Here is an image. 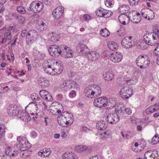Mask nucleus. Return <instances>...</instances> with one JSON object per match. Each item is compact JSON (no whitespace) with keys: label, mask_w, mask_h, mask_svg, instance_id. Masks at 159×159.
<instances>
[{"label":"nucleus","mask_w":159,"mask_h":159,"mask_svg":"<svg viewBox=\"0 0 159 159\" xmlns=\"http://www.w3.org/2000/svg\"><path fill=\"white\" fill-rule=\"evenodd\" d=\"M48 51L52 56L56 57L58 54L65 58H70L73 56V54L69 47L64 45H52L49 48Z\"/></svg>","instance_id":"obj_1"},{"label":"nucleus","mask_w":159,"mask_h":159,"mask_svg":"<svg viewBox=\"0 0 159 159\" xmlns=\"http://www.w3.org/2000/svg\"><path fill=\"white\" fill-rule=\"evenodd\" d=\"M58 123L63 127L70 126L74 120L73 116L68 111L62 112L57 118Z\"/></svg>","instance_id":"obj_2"},{"label":"nucleus","mask_w":159,"mask_h":159,"mask_svg":"<svg viewBox=\"0 0 159 159\" xmlns=\"http://www.w3.org/2000/svg\"><path fill=\"white\" fill-rule=\"evenodd\" d=\"M137 66L141 69L147 68L150 64L149 57L146 55H140L136 59Z\"/></svg>","instance_id":"obj_3"},{"label":"nucleus","mask_w":159,"mask_h":159,"mask_svg":"<svg viewBox=\"0 0 159 159\" xmlns=\"http://www.w3.org/2000/svg\"><path fill=\"white\" fill-rule=\"evenodd\" d=\"M154 35V34L152 33L145 34L143 36V39L146 43L151 46L157 45L159 39L156 38Z\"/></svg>","instance_id":"obj_4"},{"label":"nucleus","mask_w":159,"mask_h":159,"mask_svg":"<svg viewBox=\"0 0 159 159\" xmlns=\"http://www.w3.org/2000/svg\"><path fill=\"white\" fill-rule=\"evenodd\" d=\"M113 101L111 99L108 101L107 98L105 97H100L95 99L93 101V104L98 107H105L111 104V101Z\"/></svg>","instance_id":"obj_5"},{"label":"nucleus","mask_w":159,"mask_h":159,"mask_svg":"<svg viewBox=\"0 0 159 159\" xmlns=\"http://www.w3.org/2000/svg\"><path fill=\"white\" fill-rule=\"evenodd\" d=\"M18 143V146L19 149L22 151H25L30 148L31 144L28 141L27 139L24 137H18L17 138Z\"/></svg>","instance_id":"obj_6"},{"label":"nucleus","mask_w":159,"mask_h":159,"mask_svg":"<svg viewBox=\"0 0 159 159\" xmlns=\"http://www.w3.org/2000/svg\"><path fill=\"white\" fill-rule=\"evenodd\" d=\"M31 98L33 101H35V102H31L27 106V107H29L30 105L33 104L34 105H39L41 106L42 107H44L45 109L47 108V106L46 103L43 102L42 99L39 97V95L36 93H33L30 96Z\"/></svg>","instance_id":"obj_7"},{"label":"nucleus","mask_w":159,"mask_h":159,"mask_svg":"<svg viewBox=\"0 0 159 159\" xmlns=\"http://www.w3.org/2000/svg\"><path fill=\"white\" fill-rule=\"evenodd\" d=\"M38 33L34 30H30L28 31V37L26 39L27 44L29 45H30L34 40H36L37 38Z\"/></svg>","instance_id":"obj_8"},{"label":"nucleus","mask_w":159,"mask_h":159,"mask_svg":"<svg viewBox=\"0 0 159 159\" xmlns=\"http://www.w3.org/2000/svg\"><path fill=\"white\" fill-rule=\"evenodd\" d=\"M43 5L42 3L37 2L36 1H33L30 4L28 10L32 11L34 13L40 12L43 8Z\"/></svg>","instance_id":"obj_9"},{"label":"nucleus","mask_w":159,"mask_h":159,"mask_svg":"<svg viewBox=\"0 0 159 159\" xmlns=\"http://www.w3.org/2000/svg\"><path fill=\"white\" fill-rule=\"evenodd\" d=\"M132 94V90L127 86L122 88L120 90V96L122 99H128Z\"/></svg>","instance_id":"obj_10"},{"label":"nucleus","mask_w":159,"mask_h":159,"mask_svg":"<svg viewBox=\"0 0 159 159\" xmlns=\"http://www.w3.org/2000/svg\"><path fill=\"white\" fill-rule=\"evenodd\" d=\"M52 62L53 63L52 66L53 67V75L60 74L62 72L63 69L61 63L55 60H52Z\"/></svg>","instance_id":"obj_11"},{"label":"nucleus","mask_w":159,"mask_h":159,"mask_svg":"<svg viewBox=\"0 0 159 159\" xmlns=\"http://www.w3.org/2000/svg\"><path fill=\"white\" fill-rule=\"evenodd\" d=\"M132 37H126L123 39L121 41L123 47L125 48H130L134 45V42L132 40Z\"/></svg>","instance_id":"obj_12"},{"label":"nucleus","mask_w":159,"mask_h":159,"mask_svg":"<svg viewBox=\"0 0 159 159\" xmlns=\"http://www.w3.org/2000/svg\"><path fill=\"white\" fill-rule=\"evenodd\" d=\"M64 11V8L62 7H58L53 11L52 15L55 19L60 18L62 15Z\"/></svg>","instance_id":"obj_13"},{"label":"nucleus","mask_w":159,"mask_h":159,"mask_svg":"<svg viewBox=\"0 0 159 159\" xmlns=\"http://www.w3.org/2000/svg\"><path fill=\"white\" fill-rule=\"evenodd\" d=\"M119 117L115 114H109L107 116L106 120L107 122L111 124H116L119 120Z\"/></svg>","instance_id":"obj_14"},{"label":"nucleus","mask_w":159,"mask_h":159,"mask_svg":"<svg viewBox=\"0 0 159 159\" xmlns=\"http://www.w3.org/2000/svg\"><path fill=\"white\" fill-rule=\"evenodd\" d=\"M129 20L136 24L139 23L141 20V16L136 15L135 11H131L129 12Z\"/></svg>","instance_id":"obj_15"},{"label":"nucleus","mask_w":159,"mask_h":159,"mask_svg":"<svg viewBox=\"0 0 159 159\" xmlns=\"http://www.w3.org/2000/svg\"><path fill=\"white\" fill-rule=\"evenodd\" d=\"M158 156L157 151L152 152L151 150L148 151L144 155V157L145 159H154Z\"/></svg>","instance_id":"obj_16"},{"label":"nucleus","mask_w":159,"mask_h":159,"mask_svg":"<svg viewBox=\"0 0 159 159\" xmlns=\"http://www.w3.org/2000/svg\"><path fill=\"white\" fill-rule=\"evenodd\" d=\"M36 115L35 117L33 116L32 117V119L34 121L35 120V119H37L38 118H41L42 120L44 121L46 125H47V120L48 119V117L45 116L44 113L43 112L41 111L38 113H36Z\"/></svg>","instance_id":"obj_17"},{"label":"nucleus","mask_w":159,"mask_h":159,"mask_svg":"<svg viewBox=\"0 0 159 159\" xmlns=\"http://www.w3.org/2000/svg\"><path fill=\"white\" fill-rule=\"evenodd\" d=\"M93 96L94 97H96L100 96L102 92L101 89L99 85L93 84Z\"/></svg>","instance_id":"obj_18"},{"label":"nucleus","mask_w":159,"mask_h":159,"mask_svg":"<svg viewBox=\"0 0 159 159\" xmlns=\"http://www.w3.org/2000/svg\"><path fill=\"white\" fill-rule=\"evenodd\" d=\"M17 106L13 104L10 105L8 107L7 112L10 116H15L17 112Z\"/></svg>","instance_id":"obj_19"},{"label":"nucleus","mask_w":159,"mask_h":159,"mask_svg":"<svg viewBox=\"0 0 159 159\" xmlns=\"http://www.w3.org/2000/svg\"><path fill=\"white\" fill-rule=\"evenodd\" d=\"M93 84L88 86L86 87L84 89V92L85 95L88 98H92L93 97Z\"/></svg>","instance_id":"obj_20"},{"label":"nucleus","mask_w":159,"mask_h":159,"mask_svg":"<svg viewBox=\"0 0 159 159\" xmlns=\"http://www.w3.org/2000/svg\"><path fill=\"white\" fill-rule=\"evenodd\" d=\"M37 28L40 31H43L46 30L47 25L45 20L38 21L37 24Z\"/></svg>","instance_id":"obj_21"},{"label":"nucleus","mask_w":159,"mask_h":159,"mask_svg":"<svg viewBox=\"0 0 159 159\" xmlns=\"http://www.w3.org/2000/svg\"><path fill=\"white\" fill-rule=\"evenodd\" d=\"M53 63L52 61H50V64H48L44 68V71L48 74L53 75Z\"/></svg>","instance_id":"obj_22"},{"label":"nucleus","mask_w":159,"mask_h":159,"mask_svg":"<svg viewBox=\"0 0 159 159\" xmlns=\"http://www.w3.org/2000/svg\"><path fill=\"white\" fill-rule=\"evenodd\" d=\"M21 120L25 122H28L31 120V117L27 112L21 113L19 117Z\"/></svg>","instance_id":"obj_23"},{"label":"nucleus","mask_w":159,"mask_h":159,"mask_svg":"<svg viewBox=\"0 0 159 159\" xmlns=\"http://www.w3.org/2000/svg\"><path fill=\"white\" fill-rule=\"evenodd\" d=\"M75 151L78 152H82L84 151H87L88 152H90L91 151L90 148L86 146H77L75 147Z\"/></svg>","instance_id":"obj_24"},{"label":"nucleus","mask_w":159,"mask_h":159,"mask_svg":"<svg viewBox=\"0 0 159 159\" xmlns=\"http://www.w3.org/2000/svg\"><path fill=\"white\" fill-rule=\"evenodd\" d=\"M78 47V50L83 54H86L89 52V48L85 44L80 43L79 44Z\"/></svg>","instance_id":"obj_25"},{"label":"nucleus","mask_w":159,"mask_h":159,"mask_svg":"<svg viewBox=\"0 0 159 159\" xmlns=\"http://www.w3.org/2000/svg\"><path fill=\"white\" fill-rule=\"evenodd\" d=\"M38 81L42 88H46L49 85V83L48 80L45 78L40 77L39 78Z\"/></svg>","instance_id":"obj_26"},{"label":"nucleus","mask_w":159,"mask_h":159,"mask_svg":"<svg viewBox=\"0 0 159 159\" xmlns=\"http://www.w3.org/2000/svg\"><path fill=\"white\" fill-rule=\"evenodd\" d=\"M96 127L98 130H104L107 127V125L105 121L100 120L97 123Z\"/></svg>","instance_id":"obj_27"},{"label":"nucleus","mask_w":159,"mask_h":159,"mask_svg":"<svg viewBox=\"0 0 159 159\" xmlns=\"http://www.w3.org/2000/svg\"><path fill=\"white\" fill-rule=\"evenodd\" d=\"M111 60L114 62H118L119 61V52H114L112 54L110 57Z\"/></svg>","instance_id":"obj_28"},{"label":"nucleus","mask_w":159,"mask_h":159,"mask_svg":"<svg viewBox=\"0 0 159 159\" xmlns=\"http://www.w3.org/2000/svg\"><path fill=\"white\" fill-rule=\"evenodd\" d=\"M103 77L106 80L111 81L114 78V74L111 71H107L106 72L105 74H103Z\"/></svg>","instance_id":"obj_29"},{"label":"nucleus","mask_w":159,"mask_h":159,"mask_svg":"<svg viewBox=\"0 0 159 159\" xmlns=\"http://www.w3.org/2000/svg\"><path fill=\"white\" fill-rule=\"evenodd\" d=\"M50 107H54L56 110H59L61 111L63 110V106L61 104L57 102H52L51 104Z\"/></svg>","instance_id":"obj_30"},{"label":"nucleus","mask_w":159,"mask_h":159,"mask_svg":"<svg viewBox=\"0 0 159 159\" xmlns=\"http://www.w3.org/2000/svg\"><path fill=\"white\" fill-rule=\"evenodd\" d=\"M76 156L72 152H66L62 156V159H75Z\"/></svg>","instance_id":"obj_31"},{"label":"nucleus","mask_w":159,"mask_h":159,"mask_svg":"<svg viewBox=\"0 0 159 159\" xmlns=\"http://www.w3.org/2000/svg\"><path fill=\"white\" fill-rule=\"evenodd\" d=\"M4 37L2 38V41H1L2 43L6 42L7 41H10L11 37V32L5 31L4 35Z\"/></svg>","instance_id":"obj_32"},{"label":"nucleus","mask_w":159,"mask_h":159,"mask_svg":"<svg viewBox=\"0 0 159 159\" xmlns=\"http://www.w3.org/2000/svg\"><path fill=\"white\" fill-rule=\"evenodd\" d=\"M87 55L89 57L91 58V60L95 61L97 60L100 57L99 54L95 52H92L90 53H88Z\"/></svg>","instance_id":"obj_33"},{"label":"nucleus","mask_w":159,"mask_h":159,"mask_svg":"<svg viewBox=\"0 0 159 159\" xmlns=\"http://www.w3.org/2000/svg\"><path fill=\"white\" fill-rule=\"evenodd\" d=\"M58 36L56 33H52L49 35V40L53 43H56L58 40Z\"/></svg>","instance_id":"obj_34"},{"label":"nucleus","mask_w":159,"mask_h":159,"mask_svg":"<svg viewBox=\"0 0 159 159\" xmlns=\"http://www.w3.org/2000/svg\"><path fill=\"white\" fill-rule=\"evenodd\" d=\"M129 7L125 4H121L120 6V14H125L129 11Z\"/></svg>","instance_id":"obj_35"},{"label":"nucleus","mask_w":159,"mask_h":159,"mask_svg":"<svg viewBox=\"0 0 159 159\" xmlns=\"http://www.w3.org/2000/svg\"><path fill=\"white\" fill-rule=\"evenodd\" d=\"M17 152L13 151L10 148H7L6 150L5 153L11 157L16 156L17 155Z\"/></svg>","instance_id":"obj_36"},{"label":"nucleus","mask_w":159,"mask_h":159,"mask_svg":"<svg viewBox=\"0 0 159 159\" xmlns=\"http://www.w3.org/2000/svg\"><path fill=\"white\" fill-rule=\"evenodd\" d=\"M151 13L153 14V11L151 9L148 8H143V9L141 11V13L142 16L146 19H147V15L148 13Z\"/></svg>","instance_id":"obj_37"},{"label":"nucleus","mask_w":159,"mask_h":159,"mask_svg":"<svg viewBox=\"0 0 159 159\" xmlns=\"http://www.w3.org/2000/svg\"><path fill=\"white\" fill-rule=\"evenodd\" d=\"M127 77L126 76H124V80L123 81L124 83H126L128 85H132L134 84L137 82V80L136 79H130L127 80L126 79ZM123 79L124 78H123Z\"/></svg>","instance_id":"obj_38"},{"label":"nucleus","mask_w":159,"mask_h":159,"mask_svg":"<svg viewBox=\"0 0 159 159\" xmlns=\"http://www.w3.org/2000/svg\"><path fill=\"white\" fill-rule=\"evenodd\" d=\"M107 45L109 49L112 51H114L118 48L116 44L114 42H108Z\"/></svg>","instance_id":"obj_39"},{"label":"nucleus","mask_w":159,"mask_h":159,"mask_svg":"<svg viewBox=\"0 0 159 159\" xmlns=\"http://www.w3.org/2000/svg\"><path fill=\"white\" fill-rule=\"evenodd\" d=\"M100 34L102 36L107 37L109 35L110 33L107 28H105L100 30Z\"/></svg>","instance_id":"obj_40"},{"label":"nucleus","mask_w":159,"mask_h":159,"mask_svg":"<svg viewBox=\"0 0 159 159\" xmlns=\"http://www.w3.org/2000/svg\"><path fill=\"white\" fill-rule=\"evenodd\" d=\"M71 80L65 81L63 83V85L66 90L71 89Z\"/></svg>","instance_id":"obj_41"},{"label":"nucleus","mask_w":159,"mask_h":159,"mask_svg":"<svg viewBox=\"0 0 159 159\" xmlns=\"http://www.w3.org/2000/svg\"><path fill=\"white\" fill-rule=\"evenodd\" d=\"M120 20H127V24H128L129 22V14L128 16L125 14H120Z\"/></svg>","instance_id":"obj_42"},{"label":"nucleus","mask_w":159,"mask_h":159,"mask_svg":"<svg viewBox=\"0 0 159 159\" xmlns=\"http://www.w3.org/2000/svg\"><path fill=\"white\" fill-rule=\"evenodd\" d=\"M17 11L20 14H24L26 13V11L25 8L21 6L17 7L16 8Z\"/></svg>","instance_id":"obj_43"},{"label":"nucleus","mask_w":159,"mask_h":159,"mask_svg":"<svg viewBox=\"0 0 159 159\" xmlns=\"http://www.w3.org/2000/svg\"><path fill=\"white\" fill-rule=\"evenodd\" d=\"M159 142V138L157 134H156L154 137L152 138L151 143L152 144H155Z\"/></svg>","instance_id":"obj_44"},{"label":"nucleus","mask_w":159,"mask_h":159,"mask_svg":"<svg viewBox=\"0 0 159 159\" xmlns=\"http://www.w3.org/2000/svg\"><path fill=\"white\" fill-rule=\"evenodd\" d=\"M43 99L45 100L48 101H52L53 98L51 94L48 92L45 95Z\"/></svg>","instance_id":"obj_45"},{"label":"nucleus","mask_w":159,"mask_h":159,"mask_svg":"<svg viewBox=\"0 0 159 159\" xmlns=\"http://www.w3.org/2000/svg\"><path fill=\"white\" fill-rule=\"evenodd\" d=\"M44 153L43 157H46L49 156L51 152L49 148H45L43 150Z\"/></svg>","instance_id":"obj_46"},{"label":"nucleus","mask_w":159,"mask_h":159,"mask_svg":"<svg viewBox=\"0 0 159 159\" xmlns=\"http://www.w3.org/2000/svg\"><path fill=\"white\" fill-rule=\"evenodd\" d=\"M121 111L124 112H125L126 114L129 115H131L132 113V111L130 108H121Z\"/></svg>","instance_id":"obj_47"},{"label":"nucleus","mask_w":159,"mask_h":159,"mask_svg":"<svg viewBox=\"0 0 159 159\" xmlns=\"http://www.w3.org/2000/svg\"><path fill=\"white\" fill-rule=\"evenodd\" d=\"M71 89H74V90H77L79 88V86L75 82L71 80Z\"/></svg>","instance_id":"obj_48"},{"label":"nucleus","mask_w":159,"mask_h":159,"mask_svg":"<svg viewBox=\"0 0 159 159\" xmlns=\"http://www.w3.org/2000/svg\"><path fill=\"white\" fill-rule=\"evenodd\" d=\"M49 110L50 112L54 115H56L57 113H59L61 112V111L56 110L54 107L53 108V107H50Z\"/></svg>","instance_id":"obj_49"},{"label":"nucleus","mask_w":159,"mask_h":159,"mask_svg":"<svg viewBox=\"0 0 159 159\" xmlns=\"http://www.w3.org/2000/svg\"><path fill=\"white\" fill-rule=\"evenodd\" d=\"M105 10H97L96 12V15L100 17H103L105 14Z\"/></svg>","instance_id":"obj_50"},{"label":"nucleus","mask_w":159,"mask_h":159,"mask_svg":"<svg viewBox=\"0 0 159 159\" xmlns=\"http://www.w3.org/2000/svg\"><path fill=\"white\" fill-rule=\"evenodd\" d=\"M146 146V144L145 145H143V146H141L140 147L141 148L140 149H139L138 147H132V149L133 151L135 152H138L139 151L143 150Z\"/></svg>","instance_id":"obj_51"},{"label":"nucleus","mask_w":159,"mask_h":159,"mask_svg":"<svg viewBox=\"0 0 159 159\" xmlns=\"http://www.w3.org/2000/svg\"><path fill=\"white\" fill-rule=\"evenodd\" d=\"M20 157L23 158H26L28 156V154L26 151H22L20 153Z\"/></svg>","instance_id":"obj_52"},{"label":"nucleus","mask_w":159,"mask_h":159,"mask_svg":"<svg viewBox=\"0 0 159 159\" xmlns=\"http://www.w3.org/2000/svg\"><path fill=\"white\" fill-rule=\"evenodd\" d=\"M63 21L60 20H57L55 23V25L56 26H61L63 25Z\"/></svg>","instance_id":"obj_53"},{"label":"nucleus","mask_w":159,"mask_h":159,"mask_svg":"<svg viewBox=\"0 0 159 159\" xmlns=\"http://www.w3.org/2000/svg\"><path fill=\"white\" fill-rule=\"evenodd\" d=\"M148 15H147V19L148 20H152L153 19L154 17V14L153 12V14H152L151 13H148Z\"/></svg>","instance_id":"obj_54"},{"label":"nucleus","mask_w":159,"mask_h":159,"mask_svg":"<svg viewBox=\"0 0 159 159\" xmlns=\"http://www.w3.org/2000/svg\"><path fill=\"white\" fill-rule=\"evenodd\" d=\"M48 92L44 90H41L39 92V95L41 97L43 98L45 97V95Z\"/></svg>","instance_id":"obj_55"},{"label":"nucleus","mask_w":159,"mask_h":159,"mask_svg":"<svg viewBox=\"0 0 159 159\" xmlns=\"http://www.w3.org/2000/svg\"><path fill=\"white\" fill-rule=\"evenodd\" d=\"M154 32L153 33V34L155 35V37H156V38L159 39V30L158 29H155L153 30Z\"/></svg>","instance_id":"obj_56"},{"label":"nucleus","mask_w":159,"mask_h":159,"mask_svg":"<svg viewBox=\"0 0 159 159\" xmlns=\"http://www.w3.org/2000/svg\"><path fill=\"white\" fill-rule=\"evenodd\" d=\"M75 90H73L71 91L69 93V96L70 98H72L75 97L76 95V93Z\"/></svg>","instance_id":"obj_57"},{"label":"nucleus","mask_w":159,"mask_h":159,"mask_svg":"<svg viewBox=\"0 0 159 159\" xmlns=\"http://www.w3.org/2000/svg\"><path fill=\"white\" fill-rule=\"evenodd\" d=\"M28 34V32L26 30H22L21 33V35L23 37H26V38H27V35Z\"/></svg>","instance_id":"obj_58"},{"label":"nucleus","mask_w":159,"mask_h":159,"mask_svg":"<svg viewBox=\"0 0 159 159\" xmlns=\"http://www.w3.org/2000/svg\"><path fill=\"white\" fill-rule=\"evenodd\" d=\"M159 45H158L157 47L155 49L154 51V54L156 56H159Z\"/></svg>","instance_id":"obj_59"},{"label":"nucleus","mask_w":159,"mask_h":159,"mask_svg":"<svg viewBox=\"0 0 159 159\" xmlns=\"http://www.w3.org/2000/svg\"><path fill=\"white\" fill-rule=\"evenodd\" d=\"M159 45H158L157 47L155 49L154 51V54L156 56H159Z\"/></svg>","instance_id":"obj_60"},{"label":"nucleus","mask_w":159,"mask_h":159,"mask_svg":"<svg viewBox=\"0 0 159 159\" xmlns=\"http://www.w3.org/2000/svg\"><path fill=\"white\" fill-rule=\"evenodd\" d=\"M84 20L85 21H88L91 19V17L89 15L85 14L84 16Z\"/></svg>","instance_id":"obj_61"},{"label":"nucleus","mask_w":159,"mask_h":159,"mask_svg":"<svg viewBox=\"0 0 159 159\" xmlns=\"http://www.w3.org/2000/svg\"><path fill=\"white\" fill-rule=\"evenodd\" d=\"M110 13L111 12L109 11L105 10V13L104 15L103 16V17L105 18H107L110 16L111 14H109V13Z\"/></svg>","instance_id":"obj_62"},{"label":"nucleus","mask_w":159,"mask_h":159,"mask_svg":"<svg viewBox=\"0 0 159 159\" xmlns=\"http://www.w3.org/2000/svg\"><path fill=\"white\" fill-rule=\"evenodd\" d=\"M89 159H102V157L99 155H95L91 157Z\"/></svg>","instance_id":"obj_63"},{"label":"nucleus","mask_w":159,"mask_h":159,"mask_svg":"<svg viewBox=\"0 0 159 159\" xmlns=\"http://www.w3.org/2000/svg\"><path fill=\"white\" fill-rule=\"evenodd\" d=\"M109 133L107 131L104 132L103 133H102L101 135L103 136L104 138H107L109 135Z\"/></svg>","instance_id":"obj_64"}]
</instances>
